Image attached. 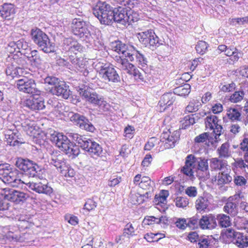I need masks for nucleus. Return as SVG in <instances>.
<instances>
[{"label": "nucleus", "instance_id": "1", "mask_svg": "<svg viewBox=\"0 0 248 248\" xmlns=\"http://www.w3.org/2000/svg\"><path fill=\"white\" fill-rule=\"evenodd\" d=\"M67 134L78 145H73L66 136L55 132L51 135L50 140L69 157L72 158L77 157L80 153L79 147L93 158L101 155L103 149L97 142L77 133L70 132Z\"/></svg>", "mask_w": 248, "mask_h": 248}, {"label": "nucleus", "instance_id": "2", "mask_svg": "<svg viewBox=\"0 0 248 248\" xmlns=\"http://www.w3.org/2000/svg\"><path fill=\"white\" fill-rule=\"evenodd\" d=\"M93 13L100 23L105 25H112L117 23L126 26L138 21V15L124 7H113L106 1H98L93 8Z\"/></svg>", "mask_w": 248, "mask_h": 248}, {"label": "nucleus", "instance_id": "3", "mask_svg": "<svg viewBox=\"0 0 248 248\" xmlns=\"http://www.w3.org/2000/svg\"><path fill=\"white\" fill-rule=\"evenodd\" d=\"M71 30L75 35L93 46L95 49L103 48V43L99 40L89 22L81 18H75L72 22Z\"/></svg>", "mask_w": 248, "mask_h": 248}, {"label": "nucleus", "instance_id": "4", "mask_svg": "<svg viewBox=\"0 0 248 248\" xmlns=\"http://www.w3.org/2000/svg\"><path fill=\"white\" fill-rule=\"evenodd\" d=\"M30 36L32 42L37 46L40 50L46 53L54 51V46L47 35L38 28H32L31 30Z\"/></svg>", "mask_w": 248, "mask_h": 248}, {"label": "nucleus", "instance_id": "5", "mask_svg": "<svg viewBox=\"0 0 248 248\" xmlns=\"http://www.w3.org/2000/svg\"><path fill=\"white\" fill-rule=\"evenodd\" d=\"M50 163L55 167L58 171L65 177H73L75 175L74 170L67 163L63 155L59 152H52L50 156Z\"/></svg>", "mask_w": 248, "mask_h": 248}, {"label": "nucleus", "instance_id": "6", "mask_svg": "<svg viewBox=\"0 0 248 248\" xmlns=\"http://www.w3.org/2000/svg\"><path fill=\"white\" fill-rule=\"evenodd\" d=\"M95 67L104 80L113 83L120 82V77L111 63L99 62L95 64Z\"/></svg>", "mask_w": 248, "mask_h": 248}, {"label": "nucleus", "instance_id": "7", "mask_svg": "<svg viewBox=\"0 0 248 248\" xmlns=\"http://www.w3.org/2000/svg\"><path fill=\"white\" fill-rule=\"evenodd\" d=\"M79 94L86 101L100 108H104L107 104L104 97L97 93L93 89L87 86H82L79 88Z\"/></svg>", "mask_w": 248, "mask_h": 248}, {"label": "nucleus", "instance_id": "8", "mask_svg": "<svg viewBox=\"0 0 248 248\" xmlns=\"http://www.w3.org/2000/svg\"><path fill=\"white\" fill-rule=\"evenodd\" d=\"M138 38L142 45L152 50L163 45V43L162 40L159 39L154 31L151 29L138 33Z\"/></svg>", "mask_w": 248, "mask_h": 248}, {"label": "nucleus", "instance_id": "9", "mask_svg": "<svg viewBox=\"0 0 248 248\" xmlns=\"http://www.w3.org/2000/svg\"><path fill=\"white\" fill-rule=\"evenodd\" d=\"M16 159V167L29 177L36 176L38 172L41 171L40 167L36 163L29 159L18 157Z\"/></svg>", "mask_w": 248, "mask_h": 248}, {"label": "nucleus", "instance_id": "10", "mask_svg": "<svg viewBox=\"0 0 248 248\" xmlns=\"http://www.w3.org/2000/svg\"><path fill=\"white\" fill-rule=\"evenodd\" d=\"M130 48H131L129 55L127 57V60L120 59V62L122 64H126L125 66L128 67L130 69H132L134 67V65L131 63L127 62L128 61L133 62L136 60V62H138V64L141 66L142 67H145L147 65L148 61L147 58L139 51L135 49V48L132 46H130Z\"/></svg>", "mask_w": 248, "mask_h": 248}, {"label": "nucleus", "instance_id": "11", "mask_svg": "<svg viewBox=\"0 0 248 248\" xmlns=\"http://www.w3.org/2000/svg\"><path fill=\"white\" fill-rule=\"evenodd\" d=\"M16 87L20 91L33 94H40V91L36 88L34 79L24 77L16 81Z\"/></svg>", "mask_w": 248, "mask_h": 248}, {"label": "nucleus", "instance_id": "12", "mask_svg": "<svg viewBox=\"0 0 248 248\" xmlns=\"http://www.w3.org/2000/svg\"><path fill=\"white\" fill-rule=\"evenodd\" d=\"M70 120L81 129L92 133L95 130V127L89 120L83 115L72 113Z\"/></svg>", "mask_w": 248, "mask_h": 248}, {"label": "nucleus", "instance_id": "13", "mask_svg": "<svg viewBox=\"0 0 248 248\" xmlns=\"http://www.w3.org/2000/svg\"><path fill=\"white\" fill-rule=\"evenodd\" d=\"M26 185L31 190L39 194H43L50 197L53 193V188L50 184L45 180L36 182H29Z\"/></svg>", "mask_w": 248, "mask_h": 248}, {"label": "nucleus", "instance_id": "14", "mask_svg": "<svg viewBox=\"0 0 248 248\" xmlns=\"http://www.w3.org/2000/svg\"><path fill=\"white\" fill-rule=\"evenodd\" d=\"M240 194L230 197L223 207L224 211L231 217H235L238 213V205L240 202Z\"/></svg>", "mask_w": 248, "mask_h": 248}, {"label": "nucleus", "instance_id": "15", "mask_svg": "<svg viewBox=\"0 0 248 248\" xmlns=\"http://www.w3.org/2000/svg\"><path fill=\"white\" fill-rule=\"evenodd\" d=\"M180 136V132L177 130L174 131L172 133L170 131L163 132L160 136V141L164 143L165 148H172L179 140Z\"/></svg>", "mask_w": 248, "mask_h": 248}, {"label": "nucleus", "instance_id": "16", "mask_svg": "<svg viewBox=\"0 0 248 248\" xmlns=\"http://www.w3.org/2000/svg\"><path fill=\"white\" fill-rule=\"evenodd\" d=\"M48 92L53 95H57L64 99H68L71 93L69 86L64 81L62 80L56 86L48 88Z\"/></svg>", "mask_w": 248, "mask_h": 248}, {"label": "nucleus", "instance_id": "17", "mask_svg": "<svg viewBox=\"0 0 248 248\" xmlns=\"http://www.w3.org/2000/svg\"><path fill=\"white\" fill-rule=\"evenodd\" d=\"M39 94H33L30 98L26 100L25 106L32 110H40L44 109L46 106L43 97Z\"/></svg>", "mask_w": 248, "mask_h": 248}, {"label": "nucleus", "instance_id": "18", "mask_svg": "<svg viewBox=\"0 0 248 248\" xmlns=\"http://www.w3.org/2000/svg\"><path fill=\"white\" fill-rule=\"evenodd\" d=\"M18 174L19 171L17 170H12L3 177V181L12 187L22 188L25 183L19 178Z\"/></svg>", "mask_w": 248, "mask_h": 248}, {"label": "nucleus", "instance_id": "19", "mask_svg": "<svg viewBox=\"0 0 248 248\" xmlns=\"http://www.w3.org/2000/svg\"><path fill=\"white\" fill-rule=\"evenodd\" d=\"M16 13V6L11 3H4L0 5V17L2 19L11 20Z\"/></svg>", "mask_w": 248, "mask_h": 248}, {"label": "nucleus", "instance_id": "20", "mask_svg": "<svg viewBox=\"0 0 248 248\" xmlns=\"http://www.w3.org/2000/svg\"><path fill=\"white\" fill-rule=\"evenodd\" d=\"M8 237L14 242H29L32 241V234L29 232H21L17 229L15 232L9 230L7 233Z\"/></svg>", "mask_w": 248, "mask_h": 248}, {"label": "nucleus", "instance_id": "21", "mask_svg": "<svg viewBox=\"0 0 248 248\" xmlns=\"http://www.w3.org/2000/svg\"><path fill=\"white\" fill-rule=\"evenodd\" d=\"M217 218L211 214L202 216L200 220V227L203 230L215 229L217 226Z\"/></svg>", "mask_w": 248, "mask_h": 248}, {"label": "nucleus", "instance_id": "22", "mask_svg": "<svg viewBox=\"0 0 248 248\" xmlns=\"http://www.w3.org/2000/svg\"><path fill=\"white\" fill-rule=\"evenodd\" d=\"M62 46V49L65 51L73 53H76V51H80L82 49L81 45L72 37L64 38Z\"/></svg>", "mask_w": 248, "mask_h": 248}, {"label": "nucleus", "instance_id": "23", "mask_svg": "<svg viewBox=\"0 0 248 248\" xmlns=\"http://www.w3.org/2000/svg\"><path fill=\"white\" fill-rule=\"evenodd\" d=\"M194 155H188L186 158L185 165L182 168L181 171L187 176H191L193 175V170H196V159Z\"/></svg>", "mask_w": 248, "mask_h": 248}, {"label": "nucleus", "instance_id": "24", "mask_svg": "<svg viewBox=\"0 0 248 248\" xmlns=\"http://www.w3.org/2000/svg\"><path fill=\"white\" fill-rule=\"evenodd\" d=\"M20 135L17 131H9L5 134L7 143L10 146H19L24 143L23 139L20 137Z\"/></svg>", "mask_w": 248, "mask_h": 248}, {"label": "nucleus", "instance_id": "25", "mask_svg": "<svg viewBox=\"0 0 248 248\" xmlns=\"http://www.w3.org/2000/svg\"><path fill=\"white\" fill-rule=\"evenodd\" d=\"M196 167L198 171L202 172V176L206 178L210 177L208 159L205 158L198 157L196 159Z\"/></svg>", "mask_w": 248, "mask_h": 248}, {"label": "nucleus", "instance_id": "26", "mask_svg": "<svg viewBox=\"0 0 248 248\" xmlns=\"http://www.w3.org/2000/svg\"><path fill=\"white\" fill-rule=\"evenodd\" d=\"M27 58L32 66L37 68H41L43 63V59L36 50L31 51L29 55L27 56Z\"/></svg>", "mask_w": 248, "mask_h": 248}, {"label": "nucleus", "instance_id": "27", "mask_svg": "<svg viewBox=\"0 0 248 248\" xmlns=\"http://www.w3.org/2000/svg\"><path fill=\"white\" fill-rule=\"evenodd\" d=\"M17 219L16 225L19 229H26L32 227L33 223L31 222V218L28 216L20 215L17 216Z\"/></svg>", "mask_w": 248, "mask_h": 248}, {"label": "nucleus", "instance_id": "28", "mask_svg": "<svg viewBox=\"0 0 248 248\" xmlns=\"http://www.w3.org/2000/svg\"><path fill=\"white\" fill-rule=\"evenodd\" d=\"M112 47L115 51L118 52L119 54H123L126 58L128 55H129V52L131 50L130 46L127 48L125 44L118 40L112 42Z\"/></svg>", "mask_w": 248, "mask_h": 248}, {"label": "nucleus", "instance_id": "29", "mask_svg": "<svg viewBox=\"0 0 248 248\" xmlns=\"http://www.w3.org/2000/svg\"><path fill=\"white\" fill-rule=\"evenodd\" d=\"M23 72V71H21L20 68H17L11 61L7 64L5 70L6 74L12 78L21 76Z\"/></svg>", "mask_w": 248, "mask_h": 248}, {"label": "nucleus", "instance_id": "30", "mask_svg": "<svg viewBox=\"0 0 248 248\" xmlns=\"http://www.w3.org/2000/svg\"><path fill=\"white\" fill-rule=\"evenodd\" d=\"M200 119L198 114H192L185 116L180 121L181 123V128L186 129L190 125L194 124L196 121Z\"/></svg>", "mask_w": 248, "mask_h": 248}, {"label": "nucleus", "instance_id": "31", "mask_svg": "<svg viewBox=\"0 0 248 248\" xmlns=\"http://www.w3.org/2000/svg\"><path fill=\"white\" fill-rule=\"evenodd\" d=\"M230 169L227 167L224 170H221L219 172L217 179V184L221 185L225 184H229L232 181V177L230 175Z\"/></svg>", "mask_w": 248, "mask_h": 248}, {"label": "nucleus", "instance_id": "32", "mask_svg": "<svg viewBox=\"0 0 248 248\" xmlns=\"http://www.w3.org/2000/svg\"><path fill=\"white\" fill-rule=\"evenodd\" d=\"M128 73L133 75L136 80H139L140 81L144 83H147L149 81L150 77H149V75L143 70H142V72H141L139 69L134 68L132 70H129Z\"/></svg>", "mask_w": 248, "mask_h": 248}, {"label": "nucleus", "instance_id": "33", "mask_svg": "<svg viewBox=\"0 0 248 248\" xmlns=\"http://www.w3.org/2000/svg\"><path fill=\"white\" fill-rule=\"evenodd\" d=\"M228 166L226 161L219 159L218 158H212L210 159V167L212 170H224Z\"/></svg>", "mask_w": 248, "mask_h": 248}, {"label": "nucleus", "instance_id": "34", "mask_svg": "<svg viewBox=\"0 0 248 248\" xmlns=\"http://www.w3.org/2000/svg\"><path fill=\"white\" fill-rule=\"evenodd\" d=\"M10 60L17 68L21 69V71H23L28 66L27 58L25 57H19L17 55H14Z\"/></svg>", "mask_w": 248, "mask_h": 248}, {"label": "nucleus", "instance_id": "35", "mask_svg": "<svg viewBox=\"0 0 248 248\" xmlns=\"http://www.w3.org/2000/svg\"><path fill=\"white\" fill-rule=\"evenodd\" d=\"M232 242L240 248H244L248 246L247 236L240 232L236 233L235 237Z\"/></svg>", "mask_w": 248, "mask_h": 248}, {"label": "nucleus", "instance_id": "36", "mask_svg": "<svg viewBox=\"0 0 248 248\" xmlns=\"http://www.w3.org/2000/svg\"><path fill=\"white\" fill-rule=\"evenodd\" d=\"M175 101V95L171 93H164L161 97L159 104L160 106L169 107L173 104Z\"/></svg>", "mask_w": 248, "mask_h": 248}, {"label": "nucleus", "instance_id": "37", "mask_svg": "<svg viewBox=\"0 0 248 248\" xmlns=\"http://www.w3.org/2000/svg\"><path fill=\"white\" fill-rule=\"evenodd\" d=\"M217 221L221 228H227L232 224L230 217L229 216L224 214H217Z\"/></svg>", "mask_w": 248, "mask_h": 248}, {"label": "nucleus", "instance_id": "38", "mask_svg": "<svg viewBox=\"0 0 248 248\" xmlns=\"http://www.w3.org/2000/svg\"><path fill=\"white\" fill-rule=\"evenodd\" d=\"M210 202L206 197H199L195 202V207L197 211H204L208 207Z\"/></svg>", "mask_w": 248, "mask_h": 248}, {"label": "nucleus", "instance_id": "39", "mask_svg": "<svg viewBox=\"0 0 248 248\" xmlns=\"http://www.w3.org/2000/svg\"><path fill=\"white\" fill-rule=\"evenodd\" d=\"M220 122L218 117L214 115H209L205 119L206 127L210 129H213L216 124Z\"/></svg>", "mask_w": 248, "mask_h": 248}, {"label": "nucleus", "instance_id": "40", "mask_svg": "<svg viewBox=\"0 0 248 248\" xmlns=\"http://www.w3.org/2000/svg\"><path fill=\"white\" fill-rule=\"evenodd\" d=\"M135 235V229L133 225L130 222L127 223L123 229V233L122 236L130 238Z\"/></svg>", "mask_w": 248, "mask_h": 248}, {"label": "nucleus", "instance_id": "41", "mask_svg": "<svg viewBox=\"0 0 248 248\" xmlns=\"http://www.w3.org/2000/svg\"><path fill=\"white\" fill-rule=\"evenodd\" d=\"M190 92V86L188 84H185L183 86L178 87L174 89V94H177L180 96H186L189 94Z\"/></svg>", "mask_w": 248, "mask_h": 248}, {"label": "nucleus", "instance_id": "42", "mask_svg": "<svg viewBox=\"0 0 248 248\" xmlns=\"http://www.w3.org/2000/svg\"><path fill=\"white\" fill-rule=\"evenodd\" d=\"M229 145L227 142L224 143L221 145L218 149L217 152L219 155V157L227 158L231 155L229 151Z\"/></svg>", "mask_w": 248, "mask_h": 248}, {"label": "nucleus", "instance_id": "43", "mask_svg": "<svg viewBox=\"0 0 248 248\" xmlns=\"http://www.w3.org/2000/svg\"><path fill=\"white\" fill-rule=\"evenodd\" d=\"M2 198L0 197V211L5 212L7 214L13 207L8 200L4 198L3 194L2 195Z\"/></svg>", "mask_w": 248, "mask_h": 248}, {"label": "nucleus", "instance_id": "44", "mask_svg": "<svg viewBox=\"0 0 248 248\" xmlns=\"http://www.w3.org/2000/svg\"><path fill=\"white\" fill-rule=\"evenodd\" d=\"M202 106V104L197 100H193L186 108V111L188 112L197 111Z\"/></svg>", "mask_w": 248, "mask_h": 248}, {"label": "nucleus", "instance_id": "45", "mask_svg": "<svg viewBox=\"0 0 248 248\" xmlns=\"http://www.w3.org/2000/svg\"><path fill=\"white\" fill-rule=\"evenodd\" d=\"M110 1L122 5L127 6L130 9L138 5L137 0H110Z\"/></svg>", "mask_w": 248, "mask_h": 248}, {"label": "nucleus", "instance_id": "46", "mask_svg": "<svg viewBox=\"0 0 248 248\" xmlns=\"http://www.w3.org/2000/svg\"><path fill=\"white\" fill-rule=\"evenodd\" d=\"M18 191L15 190H6L3 194L4 197L9 202H12L16 203L17 201V193Z\"/></svg>", "mask_w": 248, "mask_h": 248}, {"label": "nucleus", "instance_id": "47", "mask_svg": "<svg viewBox=\"0 0 248 248\" xmlns=\"http://www.w3.org/2000/svg\"><path fill=\"white\" fill-rule=\"evenodd\" d=\"M200 217L196 214L193 217L188 219V222H187V227H189L192 229L198 228L200 227Z\"/></svg>", "mask_w": 248, "mask_h": 248}, {"label": "nucleus", "instance_id": "48", "mask_svg": "<svg viewBox=\"0 0 248 248\" xmlns=\"http://www.w3.org/2000/svg\"><path fill=\"white\" fill-rule=\"evenodd\" d=\"M208 45L203 41H199L196 45V50L197 53L201 55L205 53L208 50Z\"/></svg>", "mask_w": 248, "mask_h": 248}, {"label": "nucleus", "instance_id": "49", "mask_svg": "<svg viewBox=\"0 0 248 248\" xmlns=\"http://www.w3.org/2000/svg\"><path fill=\"white\" fill-rule=\"evenodd\" d=\"M61 80L54 76H47L44 78V83L52 87H55Z\"/></svg>", "mask_w": 248, "mask_h": 248}, {"label": "nucleus", "instance_id": "50", "mask_svg": "<svg viewBox=\"0 0 248 248\" xmlns=\"http://www.w3.org/2000/svg\"><path fill=\"white\" fill-rule=\"evenodd\" d=\"M46 107L49 109L53 108L58 109L62 107V105L57 98L53 97L47 100Z\"/></svg>", "mask_w": 248, "mask_h": 248}, {"label": "nucleus", "instance_id": "51", "mask_svg": "<svg viewBox=\"0 0 248 248\" xmlns=\"http://www.w3.org/2000/svg\"><path fill=\"white\" fill-rule=\"evenodd\" d=\"M175 205L179 208H185L188 204V200L186 197H177L174 200Z\"/></svg>", "mask_w": 248, "mask_h": 248}, {"label": "nucleus", "instance_id": "52", "mask_svg": "<svg viewBox=\"0 0 248 248\" xmlns=\"http://www.w3.org/2000/svg\"><path fill=\"white\" fill-rule=\"evenodd\" d=\"M169 194V191L166 190H162L159 195H156L155 197V200L156 202L164 203L166 202L167 198Z\"/></svg>", "mask_w": 248, "mask_h": 248}, {"label": "nucleus", "instance_id": "53", "mask_svg": "<svg viewBox=\"0 0 248 248\" xmlns=\"http://www.w3.org/2000/svg\"><path fill=\"white\" fill-rule=\"evenodd\" d=\"M211 240L209 239L207 236L200 237L198 241L197 248H208L210 244Z\"/></svg>", "mask_w": 248, "mask_h": 248}, {"label": "nucleus", "instance_id": "54", "mask_svg": "<svg viewBox=\"0 0 248 248\" xmlns=\"http://www.w3.org/2000/svg\"><path fill=\"white\" fill-rule=\"evenodd\" d=\"M12 170V168L9 164L0 163V175L3 178Z\"/></svg>", "mask_w": 248, "mask_h": 248}, {"label": "nucleus", "instance_id": "55", "mask_svg": "<svg viewBox=\"0 0 248 248\" xmlns=\"http://www.w3.org/2000/svg\"><path fill=\"white\" fill-rule=\"evenodd\" d=\"M227 115L232 120H238L241 116V114L237 109L231 108L228 111Z\"/></svg>", "mask_w": 248, "mask_h": 248}, {"label": "nucleus", "instance_id": "56", "mask_svg": "<svg viewBox=\"0 0 248 248\" xmlns=\"http://www.w3.org/2000/svg\"><path fill=\"white\" fill-rule=\"evenodd\" d=\"M97 206V202L92 199H88L86 200L84 205V209L88 211L94 210Z\"/></svg>", "mask_w": 248, "mask_h": 248}, {"label": "nucleus", "instance_id": "57", "mask_svg": "<svg viewBox=\"0 0 248 248\" xmlns=\"http://www.w3.org/2000/svg\"><path fill=\"white\" fill-rule=\"evenodd\" d=\"M244 95L243 91L235 92L231 96L230 100L233 103L238 102L243 99Z\"/></svg>", "mask_w": 248, "mask_h": 248}, {"label": "nucleus", "instance_id": "58", "mask_svg": "<svg viewBox=\"0 0 248 248\" xmlns=\"http://www.w3.org/2000/svg\"><path fill=\"white\" fill-rule=\"evenodd\" d=\"M209 134L207 132L202 133L199 136L196 137L194 141L196 143H200L205 142L208 139Z\"/></svg>", "mask_w": 248, "mask_h": 248}, {"label": "nucleus", "instance_id": "59", "mask_svg": "<svg viewBox=\"0 0 248 248\" xmlns=\"http://www.w3.org/2000/svg\"><path fill=\"white\" fill-rule=\"evenodd\" d=\"M17 194V201L16 202V204H19L20 202H23L29 197L28 194L19 191H18Z\"/></svg>", "mask_w": 248, "mask_h": 248}, {"label": "nucleus", "instance_id": "60", "mask_svg": "<svg viewBox=\"0 0 248 248\" xmlns=\"http://www.w3.org/2000/svg\"><path fill=\"white\" fill-rule=\"evenodd\" d=\"M158 235V234H154L153 233H147L145 234L144 238L149 242H157L159 239H161V237L159 238H156L155 237Z\"/></svg>", "mask_w": 248, "mask_h": 248}, {"label": "nucleus", "instance_id": "61", "mask_svg": "<svg viewBox=\"0 0 248 248\" xmlns=\"http://www.w3.org/2000/svg\"><path fill=\"white\" fill-rule=\"evenodd\" d=\"M176 226L178 228L184 230L187 226V222L185 218H179L175 223Z\"/></svg>", "mask_w": 248, "mask_h": 248}, {"label": "nucleus", "instance_id": "62", "mask_svg": "<svg viewBox=\"0 0 248 248\" xmlns=\"http://www.w3.org/2000/svg\"><path fill=\"white\" fill-rule=\"evenodd\" d=\"M186 194L190 197H195L197 196V189L194 186L188 187L186 189Z\"/></svg>", "mask_w": 248, "mask_h": 248}, {"label": "nucleus", "instance_id": "63", "mask_svg": "<svg viewBox=\"0 0 248 248\" xmlns=\"http://www.w3.org/2000/svg\"><path fill=\"white\" fill-rule=\"evenodd\" d=\"M212 111L214 114H218L223 110V106L220 103H216L212 107Z\"/></svg>", "mask_w": 248, "mask_h": 248}, {"label": "nucleus", "instance_id": "64", "mask_svg": "<svg viewBox=\"0 0 248 248\" xmlns=\"http://www.w3.org/2000/svg\"><path fill=\"white\" fill-rule=\"evenodd\" d=\"M240 149L241 151H244L248 149V138L245 136L240 144Z\"/></svg>", "mask_w": 248, "mask_h": 248}]
</instances>
